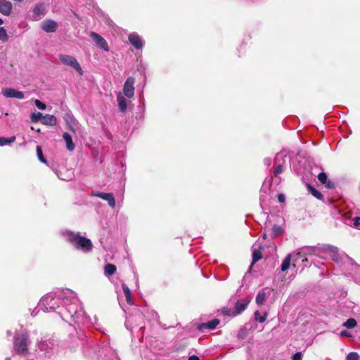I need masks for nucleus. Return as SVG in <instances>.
<instances>
[{"label": "nucleus", "mask_w": 360, "mask_h": 360, "mask_svg": "<svg viewBox=\"0 0 360 360\" xmlns=\"http://www.w3.org/2000/svg\"><path fill=\"white\" fill-rule=\"evenodd\" d=\"M262 247L259 246L258 248H254L252 251V265H253L255 263H256L257 261H259L262 257V252H261Z\"/></svg>", "instance_id": "6ab92c4d"}, {"label": "nucleus", "mask_w": 360, "mask_h": 360, "mask_svg": "<svg viewBox=\"0 0 360 360\" xmlns=\"http://www.w3.org/2000/svg\"><path fill=\"white\" fill-rule=\"evenodd\" d=\"M360 356L356 352H350L346 357V360H359Z\"/></svg>", "instance_id": "473e14b6"}, {"label": "nucleus", "mask_w": 360, "mask_h": 360, "mask_svg": "<svg viewBox=\"0 0 360 360\" xmlns=\"http://www.w3.org/2000/svg\"><path fill=\"white\" fill-rule=\"evenodd\" d=\"M37 154L39 160L41 162L46 163V160L43 155L42 149H41V146H37Z\"/></svg>", "instance_id": "7c9ffc66"}, {"label": "nucleus", "mask_w": 360, "mask_h": 360, "mask_svg": "<svg viewBox=\"0 0 360 360\" xmlns=\"http://www.w3.org/2000/svg\"><path fill=\"white\" fill-rule=\"evenodd\" d=\"M63 139L66 143V147L68 150L72 151L75 149V144L72 142L71 136L67 133L65 132L63 134Z\"/></svg>", "instance_id": "f3484780"}, {"label": "nucleus", "mask_w": 360, "mask_h": 360, "mask_svg": "<svg viewBox=\"0 0 360 360\" xmlns=\"http://www.w3.org/2000/svg\"><path fill=\"white\" fill-rule=\"evenodd\" d=\"M5 98H16L22 99L24 98L22 91H2Z\"/></svg>", "instance_id": "a211bd4d"}, {"label": "nucleus", "mask_w": 360, "mask_h": 360, "mask_svg": "<svg viewBox=\"0 0 360 360\" xmlns=\"http://www.w3.org/2000/svg\"><path fill=\"white\" fill-rule=\"evenodd\" d=\"M43 115L42 113L38 112H33L30 115V120H31V122H38L39 120H42V117H43Z\"/></svg>", "instance_id": "bb28decb"}, {"label": "nucleus", "mask_w": 360, "mask_h": 360, "mask_svg": "<svg viewBox=\"0 0 360 360\" xmlns=\"http://www.w3.org/2000/svg\"><path fill=\"white\" fill-rule=\"evenodd\" d=\"M353 224L354 227L360 229V217H354L353 219Z\"/></svg>", "instance_id": "c9c22d12"}, {"label": "nucleus", "mask_w": 360, "mask_h": 360, "mask_svg": "<svg viewBox=\"0 0 360 360\" xmlns=\"http://www.w3.org/2000/svg\"><path fill=\"white\" fill-rule=\"evenodd\" d=\"M116 271V266L112 264H108L104 269L105 275L110 276L112 275Z\"/></svg>", "instance_id": "4be33fe9"}, {"label": "nucleus", "mask_w": 360, "mask_h": 360, "mask_svg": "<svg viewBox=\"0 0 360 360\" xmlns=\"http://www.w3.org/2000/svg\"><path fill=\"white\" fill-rule=\"evenodd\" d=\"M223 313H224V314L230 315L229 310V309H223Z\"/></svg>", "instance_id": "a19ab883"}, {"label": "nucleus", "mask_w": 360, "mask_h": 360, "mask_svg": "<svg viewBox=\"0 0 360 360\" xmlns=\"http://www.w3.org/2000/svg\"><path fill=\"white\" fill-rule=\"evenodd\" d=\"M4 23V21L0 18V25Z\"/></svg>", "instance_id": "a18cd8bd"}, {"label": "nucleus", "mask_w": 360, "mask_h": 360, "mask_svg": "<svg viewBox=\"0 0 360 360\" xmlns=\"http://www.w3.org/2000/svg\"><path fill=\"white\" fill-rule=\"evenodd\" d=\"M34 103H35L36 106L39 109H40V110H45L46 109V105L44 103L41 102L40 101L35 100L34 101Z\"/></svg>", "instance_id": "f704fd0d"}, {"label": "nucleus", "mask_w": 360, "mask_h": 360, "mask_svg": "<svg viewBox=\"0 0 360 360\" xmlns=\"http://www.w3.org/2000/svg\"><path fill=\"white\" fill-rule=\"evenodd\" d=\"M219 323L218 319H213L206 323H202L198 326V329L202 330L204 328L214 329Z\"/></svg>", "instance_id": "2eb2a0df"}, {"label": "nucleus", "mask_w": 360, "mask_h": 360, "mask_svg": "<svg viewBox=\"0 0 360 360\" xmlns=\"http://www.w3.org/2000/svg\"><path fill=\"white\" fill-rule=\"evenodd\" d=\"M309 190L310 193L317 199H321L323 198V195L319 191L310 186H309Z\"/></svg>", "instance_id": "2f4dec72"}, {"label": "nucleus", "mask_w": 360, "mask_h": 360, "mask_svg": "<svg viewBox=\"0 0 360 360\" xmlns=\"http://www.w3.org/2000/svg\"><path fill=\"white\" fill-rule=\"evenodd\" d=\"M262 237H263V238H264V239H265V238H266V233H264V234L262 235Z\"/></svg>", "instance_id": "c03bdc74"}, {"label": "nucleus", "mask_w": 360, "mask_h": 360, "mask_svg": "<svg viewBox=\"0 0 360 360\" xmlns=\"http://www.w3.org/2000/svg\"><path fill=\"white\" fill-rule=\"evenodd\" d=\"M70 120H71V122H72V123H74V122H75V119H74L73 117H70Z\"/></svg>", "instance_id": "37998d69"}, {"label": "nucleus", "mask_w": 360, "mask_h": 360, "mask_svg": "<svg viewBox=\"0 0 360 360\" xmlns=\"http://www.w3.org/2000/svg\"><path fill=\"white\" fill-rule=\"evenodd\" d=\"M292 360H302V354L301 352H297L295 353L292 357Z\"/></svg>", "instance_id": "e433bc0d"}, {"label": "nucleus", "mask_w": 360, "mask_h": 360, "mask_svg": "<svg viewBox=\"0 0 360 360\" xmlns=\"http://www.w3.org/2000/svg\"><path fill=\"white\" fill-rule=\"evenodd\" d=\"M57 27L58 24L53 20H45L41 23V28L46 32H55Z\"/></svg>", "instance_id": "6e6552de"}, {"label": "nucleus", "mask_w": 360, "mask_h": 360, "mask_svg": "<svg viewBox=\"0 0 360 360\" xmlns=\"http://www.w3.org/2000/svg\"><path fill=\"white\" fill-rule=\"evenodd\" d=\"M92 195L98 197L103 200L108 201L109 205L112 208H114L115 207V200L112 193L96 192L94 193Z\"/></svg>", "instance_id": "1a4fd4ad"}, {"label": "nucleus", "mask_w": 360, "mask_h": 360, "mask_svg": "<svg viewBox=\"0 0 360 360\" xmlns=\"http://www.w3.org/2000/svg\"><path fill=\"white\" fill-rule=\"evenodd\" d=\"M283 171V166L282 165H278L275 170H274V175L275 176H278L280 174H281Z\"/></svg>", "instance_id": "72a5a7b5"}, {"label": "nucleus", "mask_w": 360, "mask_h": 360, "mask_svg": "<svg viewBox=\"0 0 360 360\" xmlns=\"http://www.w3.org/2000/svg\"><path fill=\"white\" fill-rule=\"evenodd\" d=\"M266 295L264 290H260L257 297H256V303L259 306H262L264 304L265 300H266Z\"/></svg>", "instance_id": "aec40b11"}, {"label": "nucleus", "mask_w": 360, "mask_h": 360, "mask_svg": "<svg viewBox=\"0 0 360 360\" xmlns=\"http://www.w3.org/2000/svg\"><path fill=\"white\" fill-rule=\"evenodd\" d=\"M291 261V255L288 254L283 259L281 264V271H285L290 268Z\"/></svg>", "instance_id": "412c9836"}, {"label": "nucleus", "mask_w": 360, "mask_h": 360, "mask_svg": "<svg viewBox=\"0 0 360 360\" xmlns=\"http://www.w3.org/2000/svg\"><path fill=\"white\" fill-rule=\"evenodd\" d=\"M280 156H281V155L278 154V155H276V159H278Z\"/></svg>", "instance_id": "49530a36"}, {"label": "nucleus", "mask_w": 360, "mask_h": 360, "mask_svg": "<svg viewBox=\"0 0 360 360\" xmlns=\"http://www.w3.org/2000/svg\"><path fill=\"white\" fill-rule=\"evenodd\" d=\"M134 79L133 77H129L126 80L123 90H134Z\"/></svg>", "instance_id": "b1692460"}, {"label": "nucleus", "mask_w": 360, "mask_h": 360, "mask_svg": "<svg viewBox=\"0 0 360 360\" xmlns=\"http://www.w3.org/2000/svg\"><path fill=\"white\" fill-rule=\"evenodd\" d=\"M129 42L136 49H141L143 46V43L141 37L137 34H130L128 37Z\"/></svg>", "instance_id": "ddd939ff"}, {"label": "nucleus", "mask_w": 360, "mask_h": 360, "mask_svg": "<svg viewBox=\"0 0 360 360\" xmlns=\"http://www.w3.org/2000/svg\"><path fill=\"white\" fill-rule=\"evenodd\" d=\"M35 131H37V132H39L40 131V129H35Z\"/></svg>", "instance_id": "09e8293b"}, {"label": "nucleus", "mask_w": 360, "mask_h": 360, "mask_svg": "<svg viewBox=\"0 0 360 360\" xmlns=\"http://www.w3.org/2000/svg\"><path fill=\"white\" fill-rule=\"evenodd\" d=\"M59 59L63 64L74 68L79 75H83V70L75 57L69 55H60Z\"/></svg>", "instance_id": "39448f33"}, {"label": "nucleus", "mask_w": 360, "mask_h": 360, "mask_svg": "<svg viewBox=\"0 0 360 360\" xmlns=\"http://www.w3.org/2000/svg\"><path fill=\"white\" fill-rule=\"evenodd\" d=\"M8 35L6 30L4 29V27H0V40L3 42H6L8 41Z\"/></svg>", "instance_id": "c756f323"}, {"label": "nucleus", "mask_w": 360, "mask_h": 360, "mask_svg": "<svg viewBox=\"0 0 360 360\" xmlns=\"http://www.w3.org/2000/svg\"><path fill=\"white\" fill-rule=\"evenodd\" d=\"M122 288L125 295L126 300L128 304H131V291L128 286L125 283H122Z\"/></svg>", "instance_id": "5701e85b"}, {"label": "nucleus", "mask_w": 360, "mask_h": 360, "mask_svg": "<svg viewBox=\"0 0 360 360\" xmlns=\"http://www.w3.org/2000/svg\"><path fill=\"white\" fill-rule=\"evenodd\" d=\"M283 229L278 225H275L272 227V236L276 238L283 233Z\"/></svg>", "instance_id": "393cba45"}, {"label": "nucleus", "mask_w": 360, "mask_h": 360, "mask_svg": "<svg viewBox=\"0 0 360 360\" xmlns=\"http://www.w3.org/2000/svg\"><path fill=\"white\" fill-rule=\"evenodd\" d=\"M6 360H10V358H6Z\"/></svg>", "instance_id": "8fccbe9b"}, {"label": "nucleus", "mask_w": 360, "mask_h": 360, "mask_svg": "<svg viewBox=\"0 0 360 360\" xmlns=\"http://www.w3.org/2000/svg\"><path fill=\"white\" fill-rule=\"evenodd\" d=\"M254 316L256 321H259V323H264L267 318V313L266 312L263 316H260L259 312L256 311L254 313Z\"/></svg>", "instance_id": "a878e982"}, {"label": "nucleus", "mask_w": 360, "mask_h": 360, "mask_svg": "<svg viewBox=\"0 0 360 360\" xmlns=\"http://www.w3.org/2000/svg\"><path fill=\"white\" fill-rule=\"evenodd\" d=\"M90 37L93 39V40L100 49L104 50L106 52L110 51L107 41L102 36L98 33L92 32L90 34Z\"/></svg>", "instance_id": "0eeeda50"}, {"label": "nucleus", "mask_w": 360, "mask_h": 360, "mask_svg": "<svg viewBox=\"0 0 360 360\" xmlns=\"http://www.w3.org/2000/svg\"><path fill=\"white\" fill-rule=\"evenodd\" d=\"M340 335L342 336V337H349L351 335H350V333L347 330H342L341 333H340Z\"/></svg>", "instance_id": "58836bf2"}, {"label": "nucleus", "mask_w": 360, "mask_h": 360, "mask_svg": "<svg viewBox=\"0 0 360 360\" xmlns=\"http://www.w3.org/2000/svg\"><path fill=\"white\" fill-rule=\"evenodd\" d=\"M12 4L6 0H0V13L4 15L8 16L11 13Z\"/></svg>", "instance_id": "f8f14e48"}, {"label": "nucleus", "mask_w": 360, "mask_h": 360, "mask_svg": "<svg viewBox=\"0 0 360 360\" xmlns=\"http://www.w3.org/2000/svg\"><path fill=\"white\" fill-rule=\"evenodd\" d=\"M278 199L280 202H284L285 200V197L283 194H279L278 195Z\"/></svg>", "instance_id": "4c0bfd02"}, {"label": "nucleus", "mask_w": 360, "mask_h": 360, "mask_svg": "<svg viewBox=\"0 0 360 360\" xmlns=\"http://www.w3.org/2000/svg\"><path fill=\"white\" fill-rule=\"evenodd\" d=\"M28 343L27 335H18L15 337L14 349L18 354H26L28 351Z\"/></svg>", "instance_id": "7ed1b4c3"}, {"label": "nucleus", "mask_w": 360, "mask_h": 360, "mask_svg": "<svg viewBox=\"0 0 360 360\" xmlns=\"http://www.w3.org/2000/svg\"><path fill=\"white\" fill-rule=\"evenodd\" d=\"M15 140V136H11L9 139H5L4 137H0V146H5L11 143L14 142Z\"/></svg>", "instance_id": "cd10ccee"}, {"label": "nucleus", "mask_w": 360, "mask_h": 360, "mask_svg": "<svg viewBox=\"0 0 360 360\" xmlns=\"http://www.w3.org/2000/svg\"><path fill=\"white\" fill-rule=\"evenodd\" d=\"M251 299L250 297H246L245 299L238 300L236 303L235 306V312L233 313V316L240 314L242 311H243L248 304L250 302Z\"/></svg>", "instance_id": "9d476101"}, {"label": "nucleus", "mask_w": 360, "mask_h": 360, "mask_svg": "<svg viewBox=\"0 0 360 360\" xmlns=\"http://www.w3.org/2000/svg\"><path fill=\"white\" fill-rule=\"evenodd\" d=\"M343 326L347 328H353L356 326V321L354 319L350 318L343 323Z\"/></svg>", "instance_id": "c85d7f7f"}, {"label": "nucleus", "mask_w": 360, "mask_h": 360, "mask_svg": "<svg viewBox=\"0 0 360 360\" xmlns=\"http://www.w3.org/2000/svg\"><path fill=\"white\" fill-rule=\"evenodd\" d=\"M134 91H119L117 99L121 112H124L130 103V98L134 96Z\"/></svg>", "instance_id": "20e7f679"}, {"label": "nucleus", "mask_w": 360, "mask_h": 360, "mask_svg": "<svg viewBox=\"0 0 360 360\" xmlns=\"http://www.w3.org/2000/svg\"><path fill=\"white\" fill-rule=\"evenodd\" d=\"M325 251L329 255L331 259L335 262H340L345 257H347L345 253H339L338 248L333 245H328L325 248Z\"/></svg>", "instance_id": "423d86ee"}, {"label": "nucleus", "mask_w": 360, "mask_h": 360, "mask_svg": "<svg viewBox=\"0 0 360 360\" xmlns=\"http://www.w3.org/2000/svg\"><path fill=\"white\" fill-rule=\"evenodd\" d=\"M188 360H200L199 359V357L195 356V355H193V356H191L189 358H188Z\"/></svg>", "instance_id": "ea45409f"}, {"label": "nucleus", "mask_w": 360, "mask_h": 360, "mask_svg": "<svg viewBox=\"0 0 360 360\" xmlns=\"http://www.w3.org/2000/svg\"><path fill=\"white\" fill-rule=\"evenodd\" d=\"M318 179L323 184L326 185V186L328 188H333V183L331 181H328L327 174L324 172H321L318 175Z\"/></svg>", "instance_id": "dca6fc26"}, {"label": "nucleus", "mask_w": 360, "mask_h": 360, "mask_svg": "<svg viewBox=\"0 0 360 360\" xmlns=\"http://www.w3.org/2000/svg\"><path fill=\"white\" fill-rule=\"evenodd\" d=\"M39 348H40L41 349H44V350H46V349H47V347H44V345H39Z\"/></svg>", "instance_id": "79ce46f5"}, {"label": "nucleus", "mask_w": 360, "mask_h": 360, "mask_svg": "<svg viewBox=\"0 0 360 360\" xmlns=\"http://www.w3.org/2000/svg\"><path fill=\"white\" fill-rule=\"evenodd\" d=\"M6 90L11 91V90H13V89H11V88H8V89H6Z\"/></svg>", "instance_id": "de8ad7c7"}, {"label": "nucleus", "mask_w": 360, "mask_h": 360, "mask_svg": "<svg viewBox=\"0 0 360 360\" xmlns=\"http://www.w3.org/2000/svg\"><path fill=\"white\" fill-rule=\"evenodd\" d=\"M45 14V7L44 4L36 5L33 9L32 20H39Z\"/></svg>", "instance_id": "9b49d317"}, {"label": "nucleus", "mask_w": 360, "mask_h": 360, "mask_svg": "<svg viewBox=\"0 0 360 360\" xmlns=\"http://www.w3.org/2000/svg\"><path fill=\"white\" fill-rule=\"evenodd\" d=\"M41 122L45 125L54 126L57 123V120L54 115H46L43 116Z\"/></svg>", "instance_id": "4468645a"}, {"label": "nucleus", "mask_w": 360, "mask_h": 360, "mask_svg": "<svg viewBox=\"0 0 360 360\" xmlns=\"http://www.w3.org/2000/svg\"><path fill=\"white\" fill-rule=\"evenodd\" d=\"M68 240L77 248L88 252L92 249L93 245L91 241L84 237L80 236L72 232H68Z\"/></svg>", "instance_id": "f03ea898"}, {"label": "nucleus", "mask_w": 360, "mask_h": 360, "mask_svg": "<svg viewBox=\"0 0 360 360\" xmlns=\"http://www.w3.org/2000/svg\"><path fill=\"white\" fill-rule=\"evenodd\" d=\"M62 302L70 317L74 319L79 308V300L74 292L70 290L51 292L40 300V304L44 307L46 311L56 310Z\"/></svg>", "instance_id": "f257e3e1"}]
</instances>
